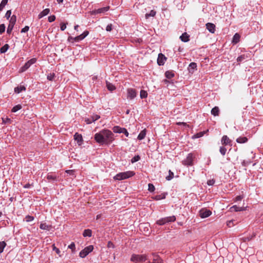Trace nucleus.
I'll list each match as a JSON object with an SVG mask.
<instances>
[{
    "label": "nucleus",
    "mask_w": 263,
    "mask_h": 263,
    "mask_svg": "<svg viewBox=\"0 0 263 263\" xmlns=\"http://www.w3.org/2000/svg\"><path fill=\"white\" fill-rule=\"evenodd\" d=\"M113 133L108 129H102L95 135L96 142L101 144H109L114 140Z\"/></svg>",
    "instance_id": "nucleus-1"
},
{
    "label": "nucleus",
    "mask_w": 263,
    "mask_h": 263,
    "mask_svg": "<svg viewBox=\"0 0 263 263\" xmlns=\"http://www.w3.org/2000/svg\"><path fill=\"white\" fill-rule=\"evenodd\" d=\"M135 173L133 171H127L125 172L119 173L114 177V179L117 180H122L134 176Z\"/></svg>",
    "instance_id": "nucleus-2"
},
{
    "label": "nucleus",
    "mask_w": 263,
    "mask_h": 263,
    "mask_svg": "<svg viewBox=\"0 0 263 263\" xmlns=\"http://www.w3.org/2000/svg\"><path fill=\"white\" fill-rule=\"evenodd\" d=\"M147 259V256L145 254H133L130 258V261L135 263L143 262Z\"/></svg>",
    "instance_id": "nucleus-3"
},
{
    "label": "nucleus",
    "mask_w": 263,
    "mask_h": 263,
    "mask_svg": "<svg viewBox=\"0 0 263 263\" xmlns=\"http://www.w3.org/2000/svg\"><path fill=\"white\" fill-rule=\"evenodd\" d=\"M176 219L175 216L166 217L158 220L156 223L159 226H163L171 222H174Z\"/></svg>",
    "instance_id": "nucleus-4"
},
{
    "label": "nucleus",
    "mask_w": 263,
    "mask_h": 263,
    "mask_svg": "<svg viewBox=\"0 0 263 263\" xmlns=\"http://www.w3.org/2000/svg\"><path fill=\"white\" fill-rule=\"evenodd\" d=\"M194 156L192 153H189L186 158L182 161L183 165L185 166H192L193 165Z\"/></svg>",
    "instance_id": "nucleus-5"
},
{
    "label": "nucleus",
    "mask_w": 263,
    "mask_h": 263,
    "mask_svg": "<svg viewBox=\"0 0 263 263\" xmlns=\"http://www.w3.org/2000/svg\"><path fill=\"white\" fill-rule=\"evenodd\" d=\"M16 21V17L15 15H13L10 19L9 24L7 28V33L8 34H11Z\"/></svg>",
    "instance_id": "nucleus-6"
},
{
    "label": "nucleus",
    "mask_w": 263,
    "mask_h": 263,
    "mask_svg": "<svg viewBox=\"0 0 263 263\" xmlns=\"http://www.w3.org/2000/svg\"><path fill=\"white\" fill-rule=\"evenodd\" d=\"M93 247L92 245H90L85 247L79 253V255L82 258L86 257L89 253L92 251Z\"/></svg>",
    "instance_id": "nucleus-7"
},
{
    "label": "nucleus",
    "mask_w": 263,
    "mask_h": 263,
    "mask_svg": "<svg viewBox=\"0 0 263 263\" xmlns=\"http://www.w3.org/2000/svg\"><path fill=\"white\" fill-rule=\"evenodd\" d=\"M36 62V59L35 58H32L27 62L25 65L21 67V70L22 72H24L28 69L30 66L34 64Z\"/></svg>",
    "instance_id": "nucleus-8"
},
{
    "label": "nucleus",
    "mask_w": 263,
    "mask_h": 263,
    "mask_svg": "<svg viewBox=\"0 0 263 263\" xmlns=\"http://www.w3.org/2000/svg\"><path fill=\"white\" fill-rule=\"evenodd\" d=\"M112 130L115 133H123L126 137H128L129 135L128 132L126 128H121L118 126H114Z\"/></svg>",
    "instance_id": "nucleus-9"
},
{
    "label": "nucleus",
    "mask_w": 263,
    "mask_h": 263,
    "mask_svg": "<svg viewBox=\"0 0 263 263\" xmlns=\"http://www.w3.org/2000/svg\"><path fill=\"white\" fill-rule=\"evenodd\" d=\"M109 9V6L104 7L103 8L95 9L91 12V15H96L98 14L104 13L107 12Z\"/></svg>",
    "instance_id": "nucleus-10"
},
{
    "label": "nucleus",
    "mask_w": 263,
    "mask_h": 263,
    "mask_svg": "<svg viewBox=\"0 0 263 263\" xmlns=\"http://www.w3.org/2000/svg\"><path fill=\"white\" fill-rule=\"evenodd\" d=\"M212 214V212L207 209H202L199 212L200 216L202 218H204L209 217Z\"/></svg>",
    "instance_id": "nucleus-11"
},
{
    "label": "nucleus",
    "mask_w": 263,
    "mask_h": 263,
    "mask_svg": "<svg viewBox=\"0 0 263 263\" xmlns=\"http://www.w3.org/2000/svg\"><path fill=\"white\" fill-rule=\"evenodd\" d=\"M137 92L135 89L128 88L127 89V98L132 100L136 97Z\"/></svg>",
    "instance_id": "nucleus-12"
},
{
    "label": "nucleus",
    "mask_w": 263,
    "mask_h": 263,
    "mask_svg": "<svg viewBox=\"0 0 263 263\" xmlns=\"http://www.w3.org/2000/svg\"><path fill=\"white\" fill-rule=\"evenodd\" d=\"M166 60V58L165 57L164 54H163L161 53L158 54V57L157 59V63L159 66L163 65Z\"/></svg>",
    "instance_id": "nucleus-13"
},
{
    "label": "nucleus",
    "mask_w": 263,
    "mask_h": 263,
    "mask_svg": "<svg viewBox=\"0 0 263 263\" xmlns=\"http://www.w3.org/2000/svg\"><path fill=\"white\" fill-rule=\"evenodd\" d=\"M89 34V32L87 30L84 31L81 34L74 37V41L76 42H79L83 40L85 37H86Z\"/></svg>",
    "instance_id": "nucleus-14"
},
{
    "label": "nucleus",
    "mask_w": 263,
    "mask_h": 263,
    "mask_svg": "<svg viewBox=\"0 0 263 263\" xmlns=\"http://www.w3.org/2000/svg\"><path fill=\"white\" fill-rule=\"evenodd\" d=\"M100 118V117L99 115H93L90 118L85 119V121L87 124H89L98 120Z\"/></svg>",
    "instance_id": "nucleus-15"
},
{
    "label": "nucleus",
    "mask_w": 263,
    "mask_h": 263,
    "mask_svg": "<svg viewBox=\"0 0 263 263\" xmlns=\"http://www.w3.org/2000/svg\"><path fill=\"white\" fill-rule=\"evenodd\" d=\"M221 143L224 145H232L231 141L227 136H223L221 140Z\"/></svg>",
    "instance_id": "nucleus-16"
},
{
    "label": "nucleus",
    "mask_w": 263,
    "mask_h": 263,
    "mask_svg": "<svg viewBox=\"0 0 263 263\" xmlns=\"http://www.w3.org/2000/svg\"><path fill=\"white\" fill-rule=\"evenodd\" d=\"M187 70L191 73H193L195 70H197V64L195 62L191 63L188 67Z\"/></svg>",
    "instance_id": "nucleus-17"
},
{
    "label": "nucleus",
    "mask_w": 263,
    "mask_h": 263,
    "mask_svg": "<svg viewBox=\"0 0 263 263\" xmlns=\"http://www.w3.org/2000/svg\"><path fill=\"white\" fill-rule=\"evenodd\" d=\"M74 139L76 141L79 145H81L83 142V138L81 134L76 133L74 135Z\"/></svg>",
    "instance_id": "nucleus-18"
},
{
    "label": "nucleus",
    "mask_w": 263,
    "mask_h": 263,
    "mask_svg": "<svg viewBox=\"0 0 263 263\" xmlns=\"http://www.w3.org/2000/svg\"><path fill=\"white\" fill-rule=\"evenodd\" d=\"M153 261L152 263H163V260L160 256L156 253H152Z\"/></svg>",
    "instance_id": "nucleus-19"
},
{
    "label": "nucleus",
    "mask_w": 263,
    "mask_h": 263,
    "mask_svg": "<svg viewBox=\"0 0 263 263\" xmlns=\"http://www.w3.org/2000/svg\"><path fill=\"white\" fill-rule=\"evenodd\" d=\"M206 28L208 30V31L212 33H214L215 31V25L211 23H208L205 25Z\"/></svg>",
    "instance_id": "nucleus-20"
},
{
    "label": "nucleus",
    "mask_w": 263,
    "mask_h": 263,
    "mask_svg": "<svg viewBox=\"0 0 263 263\" xmlns=\"http://www.w3.org/2000/svg\"><path fill=\"white\" fill-rule=\"evenodd\" d=\"M167 195V193H163L159 195L154 196L153 197H152V198L156 200H159L161 199H165Z\"/></svg>",
    "instance_id": "nucleus-21"
},
{
    "label": "nucleus",
    "mask_w": 263,
    "mask_h": 263,
    "mask_svg": "<svg viewBox=\"0 0 263 263\" xmlns=\"http://www.w3.org/2000/svg\"><path fill=\"white\" fill-rule=\"evenodd\" d=\"M50 12V9H48V8H46L44 10H43L41 12H40L39 13V14L38 15V18L39 19H41V18H42L43 16H46L47 15V14H49V13Z\"/></svg>",
    "instance_id": "nucleus-22"
},
{
    "label": "nucleus",
    "mask_w": 263,
    "mask_h": 263,
    "mask_svg": "<svg viewBox=\"0 0 263 263\" xmlns=\"http://www.w3.org/2000/svg\"><path fill=\"white\" fill-rule=\"evenodd\" d=\"M47 179L49 181H58L57 176L53 174L52 173H49L47 175Z\"/></svg>",
    "instance_id": "nucleus-23"
},
{
    "label": "nucleus",
    "mask_w": 263,
    "mask_h": 263,
    "mask_svg": "<svg viewBox=\"0 0 263 263\" xmlns=\"http://www.w3.org/2000/svg\"><path fill=\"white\" fill-rule=\"evenodd\" d=\"M190 35L187 34V33L184 32L180 36V40L183 42H188L190 39Z\"/></svg>",
    "instance_id": "nucleus-24"
},
{
    "label": "nucleus",
    "mask_w": 263,
    "mask_h": 263,
    "mask_svg": "<svg viewBox=\"0 0 263 263\" xmlns=\"http://www.w3.org/2000/svg\"><path fill=\"white\" fill-rule=\"evenodd\" d=\"M211 114L214 116H218L219 114V109L217 106H215L211 110Z\"/></svg>",
    "instance_id": "nucleus-25"
},
{
    "label": "nucleus",
    "mask_w": 263,
    "mask_h": 263,
    "mask_svg": "<svg viewBox=\"0 0 263 263\" xmlns=\"http://www.w3.org/2000/svg\"><path fill=\"white\" fill-rule=\"evenodd\" d=\"M146 130L145 129L141 131V132L138 136V138H137L139 140H143V139H144V138L145 137V136H146Z\"/></svg>",
    "instance_id": "nucleus-26"
},
{
    "label": "nucleus",
    "mask_w": 263,
    "mask_h": 263,
    "mask_svg": "<svg viewBox=\"0 0 263 263\" xmlns=\"http://www.w3.org/2000/svg\"><path fill=\"white\" fill-rule=\"evenodd\" d=\"M248 139L246 137H239L236 139V142L238 143H245L248 141Z\"/></svg>",
    "instance_id": "nucleus-27"
},
{
    "label": "nucleus",
    "mask_w": 263,
    "mask_h": 263,
    "mask_svg": "<svg viewBox=\"0 0 263 263\" xmlns=\"http://www.w3.org/2000/svg\"><path fill=\"white\" fill-rule=\"evenodd\" d=\"M174 76H175V74H174L173 71L168 70L165 72V76L168 79H170L173 78L174 77Z\"/></svg>",
    "instance_id": "nucleus-28"
},
{
    "label": "nucleus",
    "mask_w": 263,
    "mask_h": 263,
    "mask_svg": "<svg viewBox=\"0 0 263 263\" xmlns=\"http://www.w3.org/2000/svg\"><path fill=\"white\" fill-rule=\"evenodd\" d=\"M240 37V36L238 33H235L233 37L232 43L233 44H237L239 42Z\"/></svg>",
    "instance_id": "nucleus-29"
},
{
    "label": "nucleus",
    "mask_w": 263,
    "mask_h": 263,
    "mask_svg": "<svg viewBox=\"0 0 263 263\" xmlns=\"http://www.w3.org/2000/svg\"><path fill=\"white\" fill-rule=\"evenodd\" d=\"M51 226L47 225L46 223H42L40 226V228L42 230H49Z\"/></svg>",
    "instance_id": "nucleus-30"
},
{
    "label": "nucleus",
    "mask_w": 263,
    "mask_h": 263,
    "mask_svg": "<svg viewBox=\"0 0 263 263\" xmlns=\"http://www.w3.org/2000/svg\"><path fill=\"white\" fill-rule=\"evenodd\" d=\"M106 87L108 90L112 91L116 89V87L109 82H106Z\"/></svg>",
    "instance_id": "nucleus-31"
},
{
    "label": "nucleus",
    "mask_w": 263,
    "mask_h": 263,
    "mask_svg": "<svg viewBox=\"0 0 263 263\" xmlns=\"http://www.w3.org/2000/svg\"><path fill=\"white\" fill-rule=\"evenodd\" d=\"M84 237H91L92 235V231L90 229H86L83 233Z\"/></svg>",
    "instance_id": "nucleus-32"
},
{
    "label": "nucleus",
    "mask_w": 263,
    "mask_h": 263,
    "mask_svg": "<svg viewBox=\"0 0 263 263\" xmlns=\"http://www.w3.org/2000/svg\"><path fill=\"white\" fill-rule=\"evenodd\" d=\"M26 90V87L24 86H17L14 88V92L17 93H20L23 90Z\"/></svg>",
    "instance_id": "nucleus-33"
},
{
    "label": "nucleus",
    "mask_w": 263,
    "mask_h": 263,
    "mask_svg": "<svg viewBox=\"0 0 263 263\" xmlns=\"http://www.w3.org/2000/svg\"><path fill=\"white\" fill-rule=\"evenodd\" d=\"M9 45L7 44H6L5 45L2 46L0 49V52L1 53H5L9 49Z\"/></svg>",
    "instance_id": "nucleus-34"
},
{
    "label": "nucleus",
    "mask_w": 263,
    "mask_h": 263,
    "mask_svg": "<svg viewBox=\"0 0 263 263\" xmlns=\"http://www.w3.org/2000/svg\"><path fill=\"white\" fill-rule=\"evenodd\" d=\"M231 211H234L235 212L241 211L244 210L243 208L242 207H239L237 206L236 205H233L231 208Z\"/></svg>",
    "instance_id": "nucleus-35"
},
{
    "label": "nucleus",
    "mask_w": 263,
    "mask_h": 263,
    "mask_svg": "<svg viewBox=\"0 0 263 263\" xmlns=\"http://www.w3.org/2000/svg\"><path fill=\"white\" fill-rule=\"evenodd\" d=\"M156 11L155 10H152L149 13L145 14V18H148L149 17H154L156 15Z\"/></svg>",
    "instance_id": "nucleus-36"
},
{
    "label": "nucleus",
    "mask_w": 263,
    "mask_h": 263,
    "mask_svg": "<svg viewBox=\"0 0 263 263\" xmlns=\"http://www.w3.org/2000/svg\"><path fill=\"white\" fill-rule=\"evenodd\" d=\"M140 96L141 99L146 98L147 97V92L145 90H141L140 91Z\"/></svg>",
    "instance_id": "nucleus-37"
},
{
    "label": "nucleus",
    "mask_w": 263,
    "mask_h": 263,
    "mask_svg": "<svg viewBox=\"0 0 263 263\" xmlns=\"http://www.w3.org/2000/svg\"><path fill=\"white\" fill-rule=\"evenodd\" d=\"M22 106L20 104H18L17 105H15V106H14L12 110H11V111L13 112H16L17 111L20 110L21 108H22Z\"/></svg>",
    "instance_id": "nucleus-38"
},
{
    "label": "nucleus",
    "mask_w": 263,
    "mask_h": 263,
    "mask_svg": "<svg viewBox=\"0 0 263 263\" xmlns=\"http://www.w3.org/2000/svg\"><path fill=\"white\" fill-rule=\"evenodd\" d=\"M248 58V56L246 54H242V55H241L240 56H239L237 59V62H242L243 61H244L245 60H246L247 58Z\"/></svg>",
    "instance_id": "nucleus-39"
},
{
    "label": "nucleus",
    "mask_w": 263,
    "mask_h": 263,
    "mask_svg": "<svg viewBox=\"0 0 263 263\" xmlns=\"http://www.w3.org/2000/svg\"><path fill=\"white\" fill-rule=\"evenodd\" d=\"M6 246V243L5 241H0V254L3 252Z\"/></svg>",
    "instance_id": "nucleus-40"
},
{
    "label": "nucleus",
    "mask_w": 263,
    "mask_h": 263,
    "mask_svg": "<svg viewBox=\"0 0 263 263\" xmlns=\"http://www.w3.org/2000/svg\"><path fill=\"white\" fill-rule=\"evenodd\" d=\"M168 174H169L165 178L167 180L169 181L173 178L174 173L171 170H170L168 172Z\"/></svg>",
    "instance_id": "nucleus-41"
},
{
    "label": "nucleus",
    "mask_w": 263,
    "mask_h": 263,
    "mask_svg": "<svg viewBox=\"0 0 263 263\" xmlns=\"http://www.w3.org/2000/svg\"><path fill=\"white\" fill-rule=\"evenodd\" d=\"M140 159V157L139 155L135 156L132 159H131V162L132 163H134L135 162H136L138 161Z\"/></svg>",
    "instance_id": "nucleus-42"
},
{
    "label": "nucleus",
    "mask_w": 263,
    "mask_h": 263,
    "mask_svg": "<svg viewBox=\"0 0 263 263\" xmlns=\"http://www.w3.org/2000/svg\"><path fill=\"white\" fill-rule=\"evenodd\" d=\"M219 152L221 155L224 156V155H225V154L226 153L227 148L224 146H220V149H219Z\"/></svg>",
    "instance_id": "nucleus-43"
},
{
    "label": "nucleus",
    "mask_w": 263,
    "mask_h": 263,
    "mask_svg": "<svg viewBox=\"0 0 263 263\" xmlns=\"http://www.w3.org/2000/svg\"><path fill=\"white\" fill-rule=\"evenodd\" d=\"M55 77V74L54 73H50L48 74L47 76V79L49 81H53L54 80V78Z\"/></svg>",
    "instance_id": "nucleus-44"
},
{
    "label": "nucleus",
    "mask_w": 263,
    "mask_h": 263,
    "mask_svg": "<svg viewBox=\"0 0 263 263\" xmlns=\"http://www.w3.org/2000/svg\"><path fill=\"white\" fill-rule=\"evenodd\" d=\"M148 190L149 192H153V191H154L155 188L154 185L153 184L149 183L148 185Z\"/></svg>",
    "instance_id": "nucleus-45"
},
{
    "label": "nucleus",
    "mask_w": 263,
    "mask_h": 263,
    "mask_svg": "<svg viewBox=\"0 0 263 263\" xmlns=\"http://www.w3.org/2000/svg\"><path fill=\"white\" fill-rule=\"evenodd\" d=\"M25 219L27 222H30L33 220L34 217L30 215H27L26 216Z\"/></svg>",
    "instance_id": "nucleus-46"
},
{
    "label": "nucleus",
    "mask_w": 263,
    "mask_h": 263,
    "mask_svg": "<svg viewBox=\"0 0 263 263\" xmlns=\"http://www.w3.org/2000/svg\"><path fill=\"white\" fill-rule=\"evenodd\" d=\"M5 24H3L0 25V33L2 34L5 31Z\"/></svg>",
    "instance_id": "nucleus-47"
},
{
    "label": "nucleus",
    "mask_w": 263,
    "mask_h": 263,
    "mask_svg": "<svg viewBox=\"0 0 263 263\" xmlns=\"http://www.w3.org/2000/svg\"><path fill=\"white\" fill-rule=\"evenodd\" d=\"M68 248L71 249L72 251L73 252L75 250V244L74 242H71L70 245L68 246Z\"/></svg>",
    "instance_id": "nucleus-48"
},
{
    "label": "nucleus",
    "mask_w": 263,
    "mask_h": 263,
    "mask_svg": "<svg viewBox=\"0 0 263 263\" xmlns=\"http://www.w3.org/2000/svg\"><path fill=\"white\" fill-rule=\"evenodd\" d=\"M55 20V16L54 15L49 16L48 18V20L49 22H50V23L54 21Z\"/></svg>",
    "instance_id": "nucleus-49"
},
{
    "label": "nucleus",
    "mask_w": 263,
    "mask_h": 263,
    "mask_svg": "<svg viewBox=\"0 0 263 263\" xmlns=\"http://www.w3.org/2000/svg\"><path fill=\"white\" fill-rule=\"evenodd\" d=\"M11 11L10 10H8L6 14H5V17L7 19V20H9V18L11 16Z\"/></svg>",
    "instance_id": "nucleus-50"
},
{
    "label": "nucleus",
    "mask_w": 263,
    "mask_h": 263,
    "mask_svg": "<svg viewBox=\"0 0 263 263\" xmlns=\"http://www.w3.org/2000/svg\"><path fill=\"white\" fill-rule=\"evenodd\" d=\"M29 29V27L28 26H26L24 28L22 29L21 32V33L27 32V31H28Z\"/></svg>",
    "instance_id": "nucleus-51"
},
{
    "label": "nucleus",
    "mask_w": 263,
    "mask_h": 263,
    "mask_svg": "<svg viewBox=\"0 0 263 263\" xmlns=\"http://www.w3.org/2000/svg\"><path fill=\"white\" fill-rule=\"evenodd\" d=\"M66 28V24L64 23H62L60 24V29L62 31L65 30V29Z\"/></svg>",
    "instance_id": "nucleus-52"
},
{
    "label": "nucleus",
    "mask_w": 263,
    "mask_h": 263,
    "mask_svg": "<svg viewBox=\"0 0 263 263\" xmlns=\"http://www.w3.org/2000/svg\"><path fill=\"white\" fill-rule=\"evenodd\" d=\"M2 119H3V122L5 123H10L12 121L8 117L6 118L5 119L3 118Z\"/></svg>",
    "instance_id": "nucleus-53"
},
{
    "label": "nucleus",
    "mask_w": 263,
    "mask_h": 263,
    "mask_svg": "<svg viewBox=\"0 0 263 263\" xmlns=\"http://www.w3.org/2000/svg\"><path fill=\"white\" fill-rule=\"evenodd\" d=\"M107 247L108 248H115V245H114V243L110 241H109L108 242V243H107Z\"/></svg>",
    "instance_id": "nucleus-54"
},
{
    "label": "nucleus",
    "mask_w": 263,
    "mask_h": 263,
    "mask_svg": "<svg viewBox=\"0 0 263 263\" xmlns=\"http://www.w3.org/2000/svg\"><path fill=\"white\" fill-rule=\"evenodd\" d=\"M67 41L69 42L74 43V37H72L71 36H69L67 39Z\"/></svg>",
    "instance_id": "nucleus-55"
},
{
    "label": "nucleus",
    "mask_w": 263,
    "mask_h": 263,
    "mask_svg": "<svg viewBox=\"0 0 263 263\" xmlns=\"http://www.w3.org/2000/svg\"><path fill=\"white\" fill-rule=\"evenodd\" d=\"M112 30V25L108 24L106 27V30L107 31H110Z\"/></svg>",
    "instance_id": "nucleus-56"
},
{
    "label": "nucleus",
    "mask_w": 263,
    "mask_h": 263,
    "mask_svg": "<svg viewBox=\"0 0 263 263\" xmlns=\"http://www.w3.org/2000/svg\"><path fill=\"white\" fill-rule=\"evenodd\" d=\"M203 135V133L200 132V133H198L196 134L194 136L195 138H200V137H202Z\"/></svg>",
    "instance_id": "nucleus-57"
},
{
    "label": "nucleus",
    "mask_w": 263,
    "mask_h": 263,
    "mask_svg": "<svg viewBox=\"0 0 263 263\" xmlns=\"http://www.w3.org/2000/svg\"><path fill=\"white\" fill-rule=\"evenodd\" d=\"M234 221V220H233L228 221L227 222V226L229 227H231L232 226L234 225V224H233Z\"/></svg>",
    "instance_id": "nucleus-58"
},
{
    "label": "nucleus",
    "mask_w": 263,
    "mask_h": 263,
    "mask_svg": "<svg viewBox=\"0 0 263 263\" xmlns=\"http://www.w3.org/2000/svg\"><path fill=\"white\" fill-rule=\"evenodd\" d=\"M215 183V181L214 180H210L208 181L207 183L209 185H212Z\"/></svg>",
    "instance_id": "nucleus-59"
},
{
    "label": "nucleus",
    "mask_w": 263,
    "mask_h": 263,
    "mask_svg": "<svg viewBox=\"0 0 263 263\" xmlns=\"http://www.w3.org/2000/svg\"><path fill=\"white\" fill-rule=\"evenodd\" d=\"M53 250L55 251L57 254H59L60 253V250L56 248L54 245H53Z\"/></svg>",
    "instance_id": "nucleus-60"
},
{
    "label": "nucleus",
    "mask_w": 263,
    "mask_h": 263,
    "mask_svg": "<svg viewBox=\"0 0 263 263\" xmlns=\"http://www.w3.org/2000/svg\"><path fill=\"white\" fill-rule=\"evenodd\" d=\"M5 5H4L2 3H0V11H2Z\"/></svg>",
    "instance_id": "nucleus-61"
},
{
    "label": "nucleus",
    "mask_w": 263,
    "mask_h": 263,
    "mask_svg": "<svg viewBox=\"0 0 263 263\" xmlns=\"http://www.w3.org/2000/svg\"><path fill=\"white\" fill-rule=\"evenodd\" d=\"M163 82L164 84H166L167 85L168 84L170 83V81L167 79H164L163 80Z\"/></svg>",
    "instance_id": "nucleus-62"
},
{
    "label": "nucleus",
    "mask_w": 263,
    "mask_h": 263,
    "mask_svg": "<svg viewBox=\"0 0 263 263\" xmlns=\"http://www.w3.org/2000/svg\"><path fill=\"white\" fill-rule=\"evenodd\" d=\"M8 0H2L1 3H2L4 5H5L7 4Z\"/></svg>",
    "instance_id": "nucleus-63"
},
{
    "label": "nucleus",
    "mask_w": 263,
    "mask_h": 263,
    "mask_svg": "<svg viewBox=\"0 0 263 263\" xmlns=\"http://www.w3.org/2000/svg\"><path fill=\"white\" fill-rule=\"evenodd\" d=\"M242 197L240 196H237L236 197V200L237 201H240L242 199Z\"/></svg>",
    "instance_id": "nucleus-64"
}]
</instances>
